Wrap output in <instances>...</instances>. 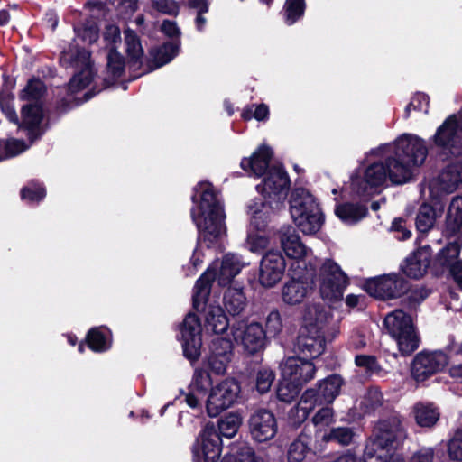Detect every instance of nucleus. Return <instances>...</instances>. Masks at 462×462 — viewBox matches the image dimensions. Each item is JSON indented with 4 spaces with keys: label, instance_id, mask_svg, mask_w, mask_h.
<instances>
[{
    "label": "nucleus",
    "instance_id": "1",
    "mask_svg": "<svg viewBox=\"0 0 462 462\" xmlns=\"http://www.w3.org/2000/svg\"><path fill=\"white\" fill-rule=\"evenodd\" d=\"M428 156L426 142L418 135L403 134L393 143H384L371 150L367 159L374 158L363 177L352 179V189L356 195L370 196L383 187L389 180L392 184L409 182L415 169L420 167Z\"/></svg>",
    "mask_w": 462,
    "mask_h": 462
},
{
    "label": "nucleus",
    "instance_id": "2",
    "mask_svg": "<svg viewBox=\"0 0 462 462\" xmlns=\"http://www.w3.org/2000/svg\"><path fill=\"white\" fill-rule=\"evenodd\" d=\"M191 218L199 230V242L203 239L208 247L226 234V214L219 192L208 181L194 188Z\"/></svg>",
    "mask_w": 462,
    "mask_h": 462
},
{
    "label": "nucleus",
    "instance_id": "3",
    "mask_svg": "<svg viewBox=\"0 0 462 462\" xmlns=\"http://www.w3.org/2000/svg\"><path fill=\"white\" fill-rule=\"evenodd\" d=\"M406 439V432L396 417L378 422L373 438L365 444L364 462H405L402 454L395 452Z\"/></svg>",
    "mask_w": 462,
    "mask_h": 462
},
{
    "label": "nucleus",
    "instance_id": "4",
    "mask_svg": "<svg viewBox=\"0 0 462 462\" xmlns=\"http://www.w3.org/2000/svg\"><path fill=\"white\" fill-rule=\"evenodd\" d=\"M330 318L329 312L321 304L306 306L303 314L304 327L296 342V348L300 354L316 358L325 351L326 327Z\"/></svg>",
    "mask_w": 462,
    "mask_h": 462
},
{
    "label": "nucleus",
    "instance_id": "5",
    "mask_svg": "<svg viewBox=\"0 0 462 462\" xmlns=\"http://www.w3.org/2000/svg\"><path fill=\"white\" fill-rule=\"evenodd\" d=\"M290 213L294 224L306 235L317 233L324 223L319 204L304 189H295L291 192Z\"/></svg>",
    "mask_w": 462,
    "mask_h": 462
},
{
    "label": "nucleus",
    "instance_id": "6",
    "mask_svg": "<svg viewBox=\"0 0 462 462\" xmlns=\"http://www.w3.org/2000/svg\"><path fill=\"white\" fill-rule=\"evenodd\" d=\"M311 282L319 286L323 300L336 302L343 299L349 279L340 265L332 259H325Z\"/></svg>",
    "mask_w": 462,
    "mask_h": 462
},
{
    "label": "nucleus",
    "instance_id": "7",
    "mask_svg": "<svg viewBox=\"0 0 462 462\" xmlns=\"http://www.w3.org/2000/svg\"><path fill=\"white\" fill-rule=\"evenodd\" d=\"M383 325L393 338L402 356H410L420 346V337L411 317L402 310H395L386 315Z\"/></svg>",
    "mask_w": 462,
    "mask_h": 462
},
{
    "label": "nucleus",
    "instance_id": "8",
    "mask_svg": "<svg viewBox=\"0 0 462 462\" xmlns=\"http://www.w3.org/2000/svg\"><path fill=\"white\" fill-rule=\"evenodd\" d=\"M289 185V177L284 169L281 165L272 166L268 171L267 177L256 186V189L264 199L262 203L263 208H269L272 210H279L282 208L288 195Z\"/></svg>",
    "mask_w": 462,
    "mask_h": 462
},
{
    "label": "nucleus",
    "instance_id": "9",
    "mask_svg": "<svg viewBox=\"0 0 462 462\" xmlns=\"http://www.w3.org/2000/svg\"><path fill=\"white\" fill-rule=\"evenodd\" d=\"M433 145L445 155L462 154V115L449 116L432 136Z\"/></svg>",
    "mask_w": 462,
    "mask_h": 462
},
{
    "label": "nucleus",
    "instance_id": "10",
    "mask_svg": "<svg viewBox=\"0 0 462 462\" xmlns=\"http://www.w3.org/2000/svg\"><path fill=\"white\" fill-rule=\"evenodd\" d=\"M409 288V282L396 273L370 278L365 283L368 294L382 300L399 298L407 292Z\"/></svg>",
    "mask_w": 462,
    "mask_h": 462
},
{
    "label": "nucleus",
    "instance_id": "11",
    "mask_svg": "<svg viewBox=\"0 0 462 462\" xmlns=\"http://www.w3.org/2000/svg\"><path fill=\"white\" fill-rule=\"evenodd\" d=\"M448 364V355L441 350L418 353L411 364V375L416 382H424L433 374L445 369Z\"/></svg>",
    "mask_w": 462,
    "mask_h": 462
},
{
    "label": "nucleus",
    "instance_id": "12",
    "mask_svg": "<svg viewBox=\"0 0 462 462\" xmlns=\"http://www.w3.org/2000/svg\"><path fill=\"white\" fill-rule=\"evenodd\" d=\"M240 393V386L234 379H226L211 389L206 408L208 416L217 417L234 404Z\"/></svg>",
    "mask_w": 462,
    "mask_h": 462
},
{
    "label": "nucleus",
    "instance_id": "13",
    "mask_svg": "<svg viewBox=\"0 0 462 462\" xmlns=\"http://www.w3.org/2000/svg\"><path fill=\"white\" fill-rule=\"evenodd\" d=\"M220 442L214 425L206 424L192 448L194 462H217L221 455Z\"/></svg>",
    "mask_w": 462,
    "mask_h": 462
},
{
    "label": "nucleus",
    "instance_id": "14",
    "mask_svg": "<svg viewBox=\"0 0 462 462\" xmlns=\"http://www.w3.org/2000/svg\"><path fill=\"white\" fill-rule=\"evenodd\" d=\"M180 340L181 341L183 354L186 358L195 361L200 355L201 324L197 315L189 313L186 315L180 328Z\"/></svg>",
    "mask_w": 462,
    "mask_h": 462
},
{
    "label": "nucleus",
    "instance_id": "15",
    "mask_svg": "<svg viewBox=\"0 0 462 462\" xmlns=\"http://www.w3.org/2000/svg\"><path fill=\"white\" fill-rule=\"evenodd\" d=\"M230 328L235 341H240L249 354H254L263 347L265 331L261 324H246L245 320H238L233 323Z\"/></svg>",
    "mask_w": 462,
    "mask_h": 462
},
{
    "label": "nucleus",
    "instance_id": "16",
    "mask_svg": "<svg viewBox=\"0 0 462 462\" xmlns=\"http://www.w3.org/2000/svg\"><path fill=\"white\" fill-rule=\"evenodd\" d=\"M282 377L303 386L313 379L316 367L313 363L299 356H289L280 364Z\"/></svg>",
    "mask_w": 462,
    "mask_h": 462
},
{
    "label": "nucleus",
    "instance_id": "17",
    "mask_svg": "<svg viewBox=\"0 0 462 462\" xmlns=\"http://www.w3.org/2000/svg\"><path fill=\"white\" fill-rule=\"evenodd\" d=\"M285 260L276 251H269L261 260L258 280L262 286L272 288L278 283L285 271Z\"/></svg>",
    "mask_w": 462,
    "mask_h": 462
},
{
    "label": "nucleus",
    "instance_id": "18",
    "mask_svg": "<svg viewBox=\"0 0 462 462\" xmlns=\"http://www.w3.org/2000/svg\"><path fill=\"white\" fill-rule=\"evenodd\" d=\"M281 245L289 258L296 260L297 268H306L304 258L311 254V249L307 247L300 238L293 226H282L280 231Z\"/></svg>",
    "mask_w": 462,
    "mask_h": 462
},
{
    "label": "nucleus",
    "instance_id": "19",
    "mask_svg": "<svg viewBox=\"0 0 462 462\" xmlns=\"http://www.w3.org/2000/svg\"><path fill=\"white\" fill-rule=\"evenodd\" d=\"M249 430L252 438L257 442H265L272 439L277 433V421L268 410L255 411L249 419Z\"/></svg>",
    "mask_w": 462,
    "mask_h": 462
},
{
    "label": "nucleus",
    "instance_id": "20",
    "mask_svg": "<svg viewBox=\"0 0 462 462\" xmlns=\"http://www.w3.org/2000/svg\"><path fill=\"white\" fill-rule=\"evenodd\" d=\"M233 344L225 337H217L212 340L207 366L216 374H224L233 358Z\"/></svg>",
    "mask_w": 462,
    "mask_h": 462
},
{
    "label": "nucleus",
    "instance_id": "21",
    "mask_svg": "<svg viewBox=\"0 0 462 462\" xmlns=\"http://www.w3.org/2000/svg\"><path fill=\"white\" fill-rule=\"evenodd\" d=\"M73 67L80 69L69 83L70 92H78L88 87L94 79V69L90 61V53L85 49H78L75 55L70 57Z\"/></svg>",
    "mask_w": 462,
    "mask_h": 462
},
{
    "label": "nucleus",
    "instance_id": "22",
    "mask_svg": "<svg viewBox=\"0 0 462 462\" xmlns=\"http://www.w3.org/2000/svg\"><path fill=\"white\" fill-rule=\"evenodd\" d=\"M292 279L282 287V299L288 305H296L303 301L308 293L309 286L303 281L309 278V271L301 268L292 271Z\"/></svg>",
    "mask_w": 462,
    "mask_h": 462
},
{
    "label": "nucleus",
    "instance_id": "23",
    "mask_svg": "<svg viewBox=\"0 0 462 462\" xmlns=\"http://www.w3.org/2000/svg\"><path fill=\"white\" fill-rule=\"evenodd\" d=\"M211 385L212 380L209 374L203 369H196L188 393H184L186 403L192 409L200 408Z\"/></svg>",
    "mask_w": 462,
    "mask_h": 462
},
{
    "label": "nucleus",
    "instance_id": "24",
    "mask_svg": "<svg viewBox=\"0 0 462 462\" xmlns=\"http://www.w3.org/2000/svg\"><path fill=\"white\" fill-rule=\"evenodd\" d=\"M462 184V164L452 163L441 171L437 179L430 183V190L434 189L443 193H451Z\"/></svg>",
    "mask_w": 462,
    "mask_h": 462
},
{
    "label": "nucleus",
    "instance_id": "25",
    "mask_svg": "<svg viewBox=\"0 0 462 462\" xmlns=\"http://www.w3.org/2000/svg\"><path fill=\"white\" fill-rule=\"evenodd\" d=\"M431 251L429 246H424L406 258L402 265V270L407 276L419 279L424 275L430 263Z\"/></svg>",
    "mask_w": 462,
    "mask_h": 462
},
{
    "label": "nucleus",
    "instance_id": "26",
    "mask_svg": "<svg viewBox=\"0 0 462 462\" xmlns=\"http://www.w3.org/2000/svg\"><path fill=\"white\" fill-rule=\"evenodd\" d=\"M273 152L265 145H262L250 158H244L241 161V167L250 175L261 177L269 167Z\"/></svg>",
    "mask_w": 462,
    "mask_h": 462
},
{
    "label": "nucleus",
    "instance_id": "27",
    "mask_svg": "<svg viewBox=\"0 0 462 462\" xmlns=\"http://www.w3.org/2000/svg\"><path fill=\"white\" fill-rule=\"evenodd\" d=\"M343 385V379L338 374H332L319 381L315 390V403H331L339 394Z\"/></svg>",
    "mask_w": 462,
    "mask_h": 462
},
{
    "label": "nucleus",
    "instance_id": "28",
    "mask_svg": "<svg viewBox=\"0 0 462 462\" xmlns=\"http://www.w3.org/2000/svg\"><path fill=\"white\" fill-rule=\"evenodd\" d=\"M263 214V210L257 209L252 213L250 225L257 229V231L248 232L246 245L253 253H261L269 245L268 237L260 232L266 226V221L262 220Z\"/></svg>",
    "mask_w": 462,
    "mask_h": 462
},
{
    "label": "nucleus",
    "instance_id": "29",
    "mask_svg": "<svg viewBox=\"0 0 462 462\" xmlns=\"http://www.w3.org/2000/svg\"><path fill=\"white\" fill-rule=\"evenodd\" d=\"M23 127L27 130V135L33 142L42 135L41 123L43 117L42 107L38 104L26 105L22 109Z\"/></svg>",
    "mask_w": 462,
    "mask_h": 462
},
{
    "label": "nucleus",
    "instance_id": "30",
    "mask_svg": "<svg viewBox=\"0 0 462 462\" xmlns=\"http://www.w3.org/2000/svg\"><path fill=\"white\" fill-rule=\"evenodd\" d=\"M311 439L310 430L304 429L288 448V462H302L311 451Z\"/></svg>",
    "mask_w": 462,
    "mask_h": 462
},
{
    "label": "nucleus",
    "instance_id": "31",
    "mask_svg": "<svg viewBox=\"0 0 462 462\" xmlns=\"http://www.w3.org/2000/svg\"><path fill=\"white\" fill-rule=\"evenodd\" d=\"M315 390H306L297 405L291 409L289 416L293 424H300L308 418L309 414L317 405L315 403Z\"/></svg>",
    "mask_w": 462,
    "mask_h": 462
},
{
    "label": "nucleus",
    "instance_id": "32",
    "mask_svg": "<svg viewBox=\"0 0 462 462\" xmlns=\"http://www.w3.org/2000/svg\"><path fill=\"white\" fill-rule=\"evenodd\" d=\"M444 232L446 236L462 234V197H456L451 200Z\"/></svg>",
    "mask_w": 462,
    "mask_h": 462
},
{
    "label": "nucleus",
    "instance_id": "33",
    "mask_svg": "<svg viewBox=\"0 0 462 462\" xmlns=\"http://www.w3.org/2000/svg\"><path fill=\"white\" fill-rule=\"evenodd\" d=\"M216 279V273L211 268L207 271L196 282L193 290V307L197 310H199L200 305L204 304L207 300L209 292L211 282Z\"/></svg>",
    "mask_w": 462,
    "mask_h": 462
},
{
    "label": "nucleus",
    "instance_id": "34",
    "mask_svg": "<svg viewBox=\"0 0 462 462\" xmlns=\"http://www.w3.org/2000/svg\"><path fill=\"white\" fill-rule=\"evenodd\" d=\"M244 264L237 255L226 254L222 260L217 275L218 283L222 286L228 284L242 270Z\"/></svg>",
    "mask_w": 462,
    "mask_h": 462
},
{
    "label": "nucleus",
    "instance_id": "35",
    "mask_svg": "<svg viewBox=\"0 0 462 462\" xmlns=\"http://www.w3.org/2000/svg\"><path fill=\"white\" fill-rule=\"evenodd\" d=\"M228 327L229 321L224 310L219 306L208 307L205 318L206 330L221 334L226 332Z\"/></svg>",
    "mask_w": 462,
    "mask_h": 462
},
{
    "label": "nucleus",
    "instance_id": "36",
    "mask_svg": "<svg viewBox=\"0 0 462 462\" xmlns=\"http://www.w3.org/2000/svg\"><path fill=\"white\" fill-rule=\"evenodd\" d=\"M223 303L230 315L238 316L246 307V298L242 289L229 287L224 293Z\"/></svg>",
    "mask_w": 462,
    "mask_h": 462
},
{
    "label": "nucleus",
    "instance_id": "37",
    "mask_svg": "<svg viewBox=\"0 0 462 462\" xmlns=\"http://www.w3.org/2000/svg\"><path fill=\"white\" fill-rule=\"evenodd\" d=\"M335 213L344 223L353 225L366 216L367 208L358 203H345L337 206Z\"/></svg>",
    "mask_w": 462,
    "mask_h": 462
},
{
    "label": "nucleus",
    "instance_id": "38",
    "mask_svg": "<svg viewBox=\"0 0 462 462\" xmlns=\"http://www.w3.org/2000/svg\"><path fill=\"white\" fill-rule=\"evenodd\" d=\"M124 34L125 50L129 62L134 66L142 64L143 49L138 36L131 29L125 30Z\"/></svg>",
    "mask_w": 462,
    "mask_h": 462
},
{
    "label": "nucleus",
    "instance_id": "39",
    "mask_svg": "<svg viewBox=\"0 0 462 462\" xmlns=\"http://www.w3.org/2000/svg\"><path fill=\"white\" fill-rule=\"evenodd\" d=\"M88 347L95 352H103L111 346L110 331L104 327L94 328L87 336Z\"/></svg>",
    "mask_w": 462,
    "mask_h": 462
},
{
    "label": "nucleus",
    "instance_id": "40",
    "mask_svg": "<svg viewBox=\"0 0 462 462\" xmlns=\"http://www.w3.org/2000/svg\"><path fill=\"white\" fill-rule=\"evenodd\" d=\"M437 217L438 213L432 206L426 203L422 204L416 217L417 230L420 233H426L430 230L434 226Z\"/></svg>",
    "mask_w": 462,
    "mask_h": 462
},
{
    "label": "nucleus",
    "instance_id": "41",
    "mask_svg": "<svg viewBox=\"0 0 462 462\" xmlns=\"http://www.w3.org/2000/svg\"><path fill=\"white\" fill-rule=\"evenodd\" d=\"M242 420L238 414L228 413L218 421V435L228 439L233 438L241 425Z\"/></svg>",
    "mask_w": 462,
    "mask_h": 462
},
{
    "label": "nucleus",
    "instance_id": "42",
    "mask_svg": "<svg viewBox=\"0 0 462 462\" xmlns=\"http://www.w3.org/2000/svg\"><path fill=\"white\" fill-rule=\"evenodd\" d=\"M415 419L421 427H431L439 420V412L432 405L417 404L415 406Z\"/></svg>",
    "mask_w": 462,
    "mask_h": 462
},
{
    "label": "nucleus",
    "instance_id": "43",
    "mask_svg": "<svg viewBox=\"0 0 462 462\" xmlns=\"http://www.w3.org/2000/svg\"><path fill=\"white\" fill-rule=\"evenodd\" d=\"M179 48L180 42L177 40L165 42L161 47H159L153 54L157 67L163 66L164 64L170 62L177 55Z\"/></svg>",
    "mask_w": 462,
    "mask_h": 462
},
{
    "label": "nucleus",
    "instance_id": "44",
    "mask_svg": "<svg viewBox=\"0 0 462 462\" xmlns=\"http://www.w3.org/2000/svg\"><path fill=\"white\" fill-rule=\"evenodd\" d=\"M448 237H454V240L449 242L445 248L439 254V261L441 265L452 264L451 261L457 258L461 249V235L447 236Z\"/></svg>",
    "mask_w": 462,
    "mask_h": 462
},
{
    "label": "nucleus",
    "instance_id": "45",
    "mask_svg": "<svg viewBox=\"0 0 462 462\" xmlns=\"http://www.w3.org/2000/svg\"><path fill=\"white\" fill-rule=\"evenodd\" d=\"M355 433L349 427H337L330 430L323 436L327 442H336L341 446H347L352 443Z\"/></svg>",
    "mask_w": 462,
    "mask_h": 462
},
{
    "label": "nucleus",
    "instance_id": "46",
    "mask_svg": "<svg viewBox=\"0 0 462 462\" xmlns=\"http://www.w3.org/2000/svg\"><path fill=\"white\" fill-rule=\"evenodd\" d=\"M304 0H286L284 5L285 23L291 25L298 21L304 14Z\"/></svg>",
    "mask_w": 462,
    "mask_h": 462
},
{
    "label": "nucleus",
    "instance_id": "47",
    "mask_svg": "<svg viewBox=\"0 0 462 462\" xmlns=\"http://www.w3.org/2000/svg\"><path fill=\"white\" fill-rule=\"evenodd\" d=\"M301 387V385L282 377L277 389V397L282 402H291L299 395Z\"/></svg>",
    "mask_w": 462,
    "mask_h": 462
},
{
    "label": "nucleus",
    "instance_id": "48",
    "mask_svg": "<svg viewBox=\"0 0 462 462\" xmlns=\"http://www.w3.org/2000/svg\"><path fill=\"white\" fill-rule=\"evenodd\" d=\"M74 31L77 36L86 43L92 44L98 39L99 29L92 20H88L81 26L74 27Z\"/></svg>",
    "mask_w": 462,
    "mask_h": 462
},
{
    "label": "nucleus",
    "instance_id": "49",
    "mask_svg": "<svg viewBox=\"0 0 462 462\" xmlns=\"http://www.w3.org/2000/svg\"><path fill=\"white\" fill-rule=\"evenodd\" d=\"M275 378L274 372L267 367H260L255 374V387L260 393H267Z\"/></svg>",
    "mask_w": 462,
    "mask_h": 462
},
{
    "label": "nucleus",
    "instance_id": "50",
    "mask_svg": "<svg viewBox=\"0 0 462 462\" xmlns=\"http://www.w3.org/2000/svg\"><path fill=\"white\" fill-rule=\"evenodd\" d=\"M355 364L368 374H380L383 372L374 356L357 355L355 357Z\"/></svg>",
    "mask_w": 462,
    "mask_h": 462
},
{
    "label": "nucleus",
    "instance_id": "51",
    "mask_svg": "<svg viewBox=\"0 0 462 462\" xmlns=\"http://www.w3.org/2000/svg\"><path fill=\"white\" fill-rule=\"evenodd\" d=\"M46 196L45 189L39 183L30 182L21 190V198L30 203L39 202Z\"/></svg>",
    "mask_w": 462,
    "mask_h": 462
},
{
    "label": "nucleus",
    "instance_id": "52",
    "mask_svg": "<svg viewBox=\"0 0 462 462\" xmlns=\"http://www.w3.org/2000/svg\"><path fill=\"white\" fill-rule=\"evenodd\" d=\"M125 68L123 56L116 50H111L107 56V70L113 79L122 76Z\"/></svg>",
    "mask_w": 462,
    "mask_h": 462
},
{
    "label": "nucleus",
    "instance_id": "53",
    "mask_svg": "<svg viewBox=\"0 0 462 462\" xmlns=\"http://www.w3.org/2000/svg\"><path fill=\"white\" fill-rule=\"evenodd\" d=\"M45 92V86L40 79H32L23 90L21 97L26 100L37 101Z\"/></svg>",
    "mask_w": 462,
    "mask_h": 462
},
{
    "label": "nucleus",
    "instance_id": "54",
    "mask_svg": "<svg viewBox=\"0 0 462 462\" xmlns=\"http://www.w3.org/2000/svg\"><path fill=\"white\" fill-rule=\"evenodd\" d=\"M448 455L453 461H462V428L457 429L448 440Z\"/></svg>",
    "mask_w": 462,
    "mask_h": 462
},
{
    "label": "nucleus",
    "instance_id": "55",
    "mask_svg": "<svg viewBox=\"0 0 462 462\" xmlns=\"http://www.w3.org/2000/svg\"><path fill=\"white\" fill-rule=\"evenodd\" d=\"M382 393L377 388H370L364 395L361 404L365 408V411L368 412L380 406L382 403Z\"/></svg>",
    "mask_w": 462,
    "mask_h": 462
},
{
    "label": "nucleus",
    "instance_id": "56",
    "mask_svg": "<svg viewBox=\"0 0 462 462\" xmlns=\"http://www.w3.org/2000/svg\"><path fill=\"white\" fill-rule=\"evenodd\" d=\"M429 102L430 99L427 95H425L424 93H417L416 95L413 96L410 104L406 106L404 116L406 118L409 117L411 108H413L414 110L428 113Z\"/></svg>",
    "mask_w": 462,
    "mask_h": 462
},
{
    "label": "nucleus",
    "instance_id": "57",
    "mask_svg": "<svg viewBox=\"0 0 462 462\" xmlns=\"http://www.w3.org/2000/svg\"><path fill=\"white\" fill-rule=\"evenodd\" d=\"M334 412L330 407H323L312 418L313 424L321 429L330 425L334 420Z\"/></svg>",
    "mask_w": 462,
    "mask_h": 462
},
{
    "label": "nucleus",
    "instance_id": "58",
    "mask_svg": "<svg viewBox=\"0 0 462 462\" xmlns=\"http://www.w3.org/2000/svg\"><path fill=\"white\" fill-rule=\"evenodd\" d=\"M152 6L156 11L169 15H177L179 13V5L173 0H152Z\"/></svg>",
    "mask_w": 462,
    "mask_h": 462
},
{
    "label": "nucleus",
    "instance_id": "59",
    "mask_svg": "<svg viewBox=\"0 0 462 462\" xmlns=\"http://www.w3.org/2000/svg\"><path fill=\"white\" fill-rule=\"evenodd\" d=\"M282 323L281 315L277 310L269 313L266 319V331L271 336H276L282 331Z\"/></svg>",
    "mask_w": 462,
    "mask_h": 462
},
{
    "label": "nucleus",
    "instance_id": "60",
    "mask_svg": "<svg viewBox=\"0 0 462 462\" xmlns=\"http://www.w3.org/2000/svg\"><path fill=\"white\" fill-rule=\"evenodd\" d=\"M237 456L239 462H265L263 458L255 455L251 447L245 444L238 448Z\"/></svg>",
    "mask_w": 462,
    "mask_h": 462
},
{
    "label": "nucleus",
    "instance_id": "61",
    "mask_svg": "<svg viewBox=\"0 0 462 462\" xmlns=\"http://www.w3.org/2000/svg\"><path fill=\"white\" fill-rule=\"evenodd\" d=\"M434 455V448L423 447L412 453L408 462H433Z\"/></svg>",
    "mask_w": 462,
    "mask_h": 462
},
{
    "label": "nucleus",
    "instance_id": "62",
    "mask_svg": "<svg viewBox=\"0 0 462 462\" xmlns=\"http://www.w3.org/2000/svg\"><path fill=\"white\" fill-rule=\"evenodd\" d=\"M242 116L245 120H249L252 117H254L256 120L262 121L267 119L269 116V109L266 105L262 104L255 106L254 112L252 111V109L244 111Z\"/></svg>",
    "mask_w": 462,
    "mask_h": 462
},
{
    "label": "nucleus",
    "instance_id": "63",
    "mask_svg": "<svg viewBox=\"0 0 462 462\" xmlns=\"http://www.w3.org/2000/svg\"><path fill=\"white\" fill-rule=\"evenodd\" d=\"M202 258H203V253H202L200 245H198L196 246V248L194 249L189 264L186 267L187 268V273H186L187 276L193 275L195 273V272L197 271V268L199 266H200V264L203 262Z\"/></svg>",
    "mask_w": 462,
    "mask_h": 462
},
{
    "label": "nucleus",
    "instance_id": "64",
    "mask_svg": "<svg viewBox=\"0 0 462 462\" xmlns=\"http://www.w3.org/2000/svg\"><path fill=\"white\" fill-rule=\"evenodd\" d=\"M6 152L9 156H15L27 149V145L23 141L12 139L6 143Z\"/></svg>",
    "mask_w": 462,
    "mask_h": 462
}]
</instances>
